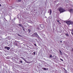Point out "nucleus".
<instances>
[{
    "mask_svg": "<svg viewBox=\"0 0 73 73\" xmlns=\"http://www.w3.org/2000/svg\"><path fill=\"white\" fill-rule=\"evenodd\" d=\"M58 11L60 12V13H61L64 12L66 11V10H65V9L61 7L59 8L58 9Z\"/></svg>",
    "mask_w": 73,
    "mask_h": 73,
    "instance_id": "obj_1",
    "label": "nucleus"
},
{
    "mask_svg": "<svg viewBox=\"0 0 73 73\" xmlns=\"http://www.w3.org/2000/svg\"><path fill=\"white\" fill-rule=\"evenodd\" d=\"M66 23L68 25H73V22L71 21H66Z\"/></svg>",
    "mask_w": 73,
    "mask_h": 73,
    "instance_id": "obj_2",
    "label": "nucleus"
},
{
    "mask_svg": "<svg viewBox=\"0 0 73 73\" xmlns=\"http://www.w3.org/2000/svg\"><path fill=\"white\" fill-rule=\"evenodd\" d=\"M5 49H7V50H9L10 49V48L9 47H8L7 46H5Z\"/></svg>",
    "mask_w": 73,
    "mask_h": 73,
    "instance_id": "obj_3",
    "label": "nucleus"
},
{
    "mask_svg": "<svg viewBox=\"0 0 73 73\" xmlns=\"http://www.w3.org/2000/svg\"><path fill=\"white\" fill-rule=\"evenodd\" d=\"M70 13H71H71H72L73 14V9H71L69 11Z\"/></svg>",
    "mask_w": 73,
    "mask_h": 73,
    "instance_id": "obj_4",
    "label": "nucleus"
},
{
    "mask_svg": "<svg viewBox=\"0 0 73 73\" xmlns=\"http://www.w3.org/2000/svg\"><path fill=\"white\" fill-rule=\"evenodd\" d=\"M37 34V33H33L32 35L31 36L32 37H34Z\"/></svg>",
    "mask_w": 73,
    "mask_h": 73,
    "instance_id": "obj_5",
    "label": "nucleus"
},
{
    "mask_svg": "<svg viewBox=\"0 0 73 73\" xmlns=\"http://www.w3.org/2000/svg\"><path fill=\"white\" fill-rule=\"evenodd\" d=\"M40 27L42 28H43V27H44V25H40Z\"/></svg>",
    "mask_w": 73,
    "mask_h": 73,
    "instance_id": "obj_6",
    "label": "nucleus"
},
{
    "mask_svg": "<svg viewBox=\"0 0 73 73\" xmlns=\"http://www.w3.org/2000/svg\"><path fill=\"white\" fill-rule=\"evenodd\" d=\"M52 58L54 59V60H55V59H56V56H53Z\"/></svg>",
    "mask_w": 73,
    "mask_h": 73,
    "instance_id": "obj_7",
    "label": "nucleus"
},
{
    "mask_svg": "<svg viewBox=\"0 0 73 73\" xmlns=\"http://www.w3.org/2000/svg\"><path fill=\"white\" fill-rule=\"evenodd\" d=\"M50 11V15L51 14V13H52V10H51V9H50L49 10Z\"/></svg>",
    "mask_w": 73,
    "mask_h": 73,
    "instance_id": "obj_8",
    "label": "nucleus"
},
{
    "mask_svg": "<svg viewBox=\"0 0 73 73\" xmlns=\"http://www.w3.org/2000/svg\"><path fill=\"white\" fill-rule=\"evenodd\" d=\"M35 54H36V52H34L32 54V55H33V56H35Z\"/></svg>",
    "mask_w": 73,
    "mask_h": 73,
    "instance_id": "obj_9",
    "label": "nucleus"
},
{
    "mask_svg": "<svg viewBox=\"0 0 73 73\" xmlns=\"http://www.w3.org/2000/svg\"><path fill=\"white\" fill-rule=\"evenodd\" d=\"M19 26H20V27H23V25H22V24H19Z\"/></svg>",
    "mask_w": 73,
    "mask_h": 73,
    "instance_id": "obj_10",
    "label": "nucleus"
},
{
    "mask_svg": "<svg viewBox=\"0 0 73 73\" xmlns=\"http://www.w3.org/2000/svg\"><path fill=\"white\" fill-rule=\"evenodd\" d=\"M17 2H20L21 1V0H17Z\"/></svg>",
    "mask_w": 73,
    "mask_h": 73,
    "instance_id": "obj_11",
    "label": "nucleus"
},
{
    "mask_svg": "<svg viewBox=\"0 0 73 73\" xmlns=\"http://www.w3.org/2000/svg\"><path fill=\"white\" fill-rule=\"evenodd\" d=\"M43 69H44V70H48V69H46V68H43Z\"/></svg>",
    "mask_w": 73,
    "mask_h": 73,
    "instance_id": "obj_12",
    "label": "nucleus"
},
{
    "mask_svg": "<svg viewBox=\"0 0 73 73\" xmlns=\"http://www.w3.org/2000/svg\"><path fill=\"white\" fill-rule=\"evenodd\" d=\"M59 52H60V54H61V55H62V52H61V51L60 50Z\"/></svg>",
    "mask_w": 73,
    "mask_h": 73,
    "instance_id": "obj_13",
    "label": "nucleus"
},
{
    "mask_svg": "<svg viewBox=\"0 0 73 73\" xmlns=\"http://www.w3.org/2000/svg\"><path fill=\"white\" fill-rule=\"evenodd\" d=\"M35 36L36 37H38L39 36L38 35H37V34L36 33V34H35Z\"/></svg>",
    "mask_w": 73,
    "mask_h": 73,
    "instance_id": "obj_14",
    "label": "nucleus"
},
{
    "mask_svg": "<svg viewBox=\"0 0 73 73\" xmlns=\"http://www.w3.org/2000/svg\"><path fill=\"white\" fill-rule=\"evenodd\" d=\"M28 31H29V33H30V32H31V29H28Z\"/></svg>",
    "mask_w": 73,
    "mask_h": 73,
    "instance_id": "obj_15",
    "label": "nucleus"
},
{
    "mask_svg": "<svg viewBox=\"0 0 73 73\" xmlns=\"http://www.w3.org/2000/svg\"><path fill=\"white\" fill-rule=\"evenodd\" d=\"M50 57L51 58H52V56L51 55H50Z\"/></svg>",
    "mask_w": 73,
    "mask_h": 73,
    "instance_id": "obj_16",
    "label": "nucleus"
},
{
    "mask_svg": "<svg viewBox=\"0 0 73 73\" xmlns=\"http://www.w3.org/2000/svg\"><path fill=\"white\" fill-rule=\"evenodd\" d=\"M65 35H66V36H69V35H68V34H65Z\"/></svg>",
    "mask_w": 73,
    "mask_h": 73,
    "instance_id": "obj_17",
    "label": "nucleus"
},
{
    "mask_svg": "<svg viewBox=\"0 0 73 73\" xmlns=\"http://www.w3.org/2000/svg\"><path fill=\"white\" fill-rule=\"evenodd\" d=\"M60 60H61V61H63V60H62V59H61V58H60Z\"/></svg>",
    "mask_w": 73,
    "mask_h": 73,
    "instance_id": "obj_18",
    "label": "nucleus"
},
{
    "mask_svg": "<svg viewBox=\"0 0 73 73\" xmlns=\"http://www.w3.org/2000/svg\"><path fill=\"white\" fill-rule=\"evenodd\" d=\"M64 71H65V73H67V71H66V70H65Z\"/></svg>",
    "mask_w": 73,
    "mask_h": 73,
    "instance_id": "obj_19",
    "label": "nucleus"
},
{
    "mask_svg": "<svg viewBox=\"0 0 73 73\" xmlns=\"http://www.w3.org/2000/svg\"><path fill=\"white\" fill-rule=\"evenodd\" d=\"M23 29V31H25V29Z\"/></svg>",
    "mask_w": 73,
    "mask_h": 73,
    "instance_id": "obj_20",
    "label": "nucleus"
},
{
    "mask_svg": "<svg viewBox=\"0 0 73 73\" xmlns=\"http://www.w3.org/2000/svg\"><path fill=\"white\" fill-rule=\"evenodd\" d=\"M22 27L23 29H24V27H23H23Z\"/></svg>",
    "mask_w": 73,
    "mask_h": 73,
    "instance_id": "obj_21",
    "label": "nucleus"
},
{
    "mask_svg": "<svg viewBox=\"0 0 73 73\" xmlns=\"http://www.w3.org/2000/svg\"><path fill=\"white\" fill-rule=\"evenodd\" d=\"M20 62H21V63H22V62H22V61H21Z\"/></svg>",
    "mask_w": 73,
    "mask_h": 73,
    "instance_id": "obj_22",
    "label": "nucleus"
},
{
    "mask_svg": "<svg viewBox=\"0 0 73 73\" xmlns=\"http://www.w3.org/2000/svg\"><path fill=\"white\" fill-rule=\"evenodd\" d=\"M23 60H24V61H26V60H25V59H24Z\"/></svg>",
    "mask_w": 73,
    "mask_h": 73,
    "instance_id": "obj_23",
    "label": "nucleus"
},
{
    "mask_svg": "<svg viewBox=\"0 0 73 73\" xmlns=\"http://www.w3.org/2000/svg\"><path fill=\"white\" fill-rule=\"evenodd\" d=\"M57 22H59V21L57 20Z\"/></svg>",
    "mask_w": 73,
    "mask_h": 73,
    "instance_id": "obj_24",
    "label": "nucleus"
},
{
    "mask_svg": "<svg viewBox=\"0 0 73 73\" xmlns=\"http://www.w3.org/2000/svg\"><path fill=\"white\" fill-rule=\"evenodd\" d=\"M34 45H35V46H36V44H35Z\"/></svg>",
    "mask_w": 73,
    "mask_h": 73,
    "instance_id": "obj_25",
    "label": "nucleus"
},
{
    "mask_svg": "<svg viewBox=\"0 0 73 73\" xmlns=\"http://www.w3.org/2000/svg\"><path fill=\"white\" fill-rule=\"evenodd\" d=\"M72 51H73V48L72 49Z\"/></svg>",
    "mask_w": 73,
    "mask_h": 73,
    "instance_id": "obj_26",
    "label": "nucleus"
},
{
    "mask_svg": "<svg viewBox=\"0 0 73 73\" xmlns=\"http://www.w3.org/2000/svg\"><path fill=\"white\" fill-rule=\"evenodd\" d=\"M60 42H62V41H60Z\"/></svg>",
    "mask_w": 73,
    "mask_h": 73,
    "instance_id": "obj_27",
    "label": "nucleus"
},
{
    "mask_svg": "<svg viewBox=\"0 0 73 73\" xmlns=\"http://www.w3.org/2000/svg\"><path fill=\"white\" fill-rule=\"evenodd\" d=\"M64 70H66L65 69V68H64Z\"/></svg>",
    "mask_w": 73,
    "mask_h": 73,
    "instance_id": "obj_28",
    "label": "nucleus"
},
{
    "mask_svg": "<svg viewBox=\"0 0 73 73\" xmlns=\"http://www.w3.org/2000/svg\"><path fill=\"white\" fill-rule=\"evenodd\" d=\"M1 4H0V7H1Z\"/></svg>",
    "mask_w": 73,
    "mask_h": 73,
    "instance_id": "obj_29",
    "label": "nucleus"
},
{
    "mask_svg": "<svg viewBox=\"0 0 73 73\" xmlns=\"http://www.w3.org/2000/svg\"><path fill=\"white\" fill-rule=\"evenodd\" d=\"M21 58H22L23 59V60H24V58H23V57H21Z\"/></svg>",
    "mask_w": 73,
    "mask_h": 73,
    "instance_id": "obj_30",
    "label": "nucleus"
},
{
    "mask_svg": "<svg viewBox=\"0 0 73 73\" xmlns=\"http://www.w3.org/2000/svg\"><path fill=\"white\" fill-rule=\"evenodd\" d=\"M48 13H49V11H48Z\"/></svg>",
    "mask_w": 73,
    "mask_h": 73,
    "instance_id": "obj_31",
    "label": "nucleus"
},
{
    "mask_svg": "<svg viewBox=\"0 0 73 73\" xmlns=\"http://www.w3.org/2000/svg\"><path fill=\"white\" fill-rule=\"evenodd\" d=\"M59 23L60 24H61V23H60V22H59Z\"/></svg>",
    "mask_w": 73,
    "mask_h": 73,
    "instance_id": "obj_32",
    "label": "nucleus"
},
{
    "mask_svg": "<svg viewBox=\"0 0 73 73\" xmlns=\"http://www.w3.org/2000/svg\"><path fill=\"white\" fill-rule=\"evenodd\" d=\"M15 44H16V45H17V43H16Z\"/></svg>",
    "mask_w": 73,
    "mask_h": 73,
    "instance_id": "obj_33",
    "label": "nucleus"
},
{
    "mask_svg": "<svg viewBox=\"0 0 73 73\" xmlns=\"http://www.w3.org/2000/svg\"><path fill=\"white\" fill-rule=\"evenodd\" d=\"M11 8H13V7L11 6Z\"/></svg>",
    "mask_w": 73,
    "mask_h": 73,
    "instance_id": "obj_34",
    "label": "nucleus"
},
{
    "mask_svg": "<svg viewBox=\"0 0 73 73\" xmlns=\"http://www.w3.org/2000/svg\"><path fill=\"white\" fill-rule=\"evenodd\" d=\"M17 42H19L17 41Z\"/></svg>",
    "mask_w": 73,
    "mask_h": 73,
    "instance_id": "obj_35",
    "label": "nucleus"
},
{
    "mask_svg": "<svg viewBox=\"0 0 73 73\" xmlns=\"http://www.w3.org/2000/svg\"><path fill=\"white\" fill-rule=\"evenodd\" d=\"M18 35L20 36V35H19V34H18Z\"/></svg>",
    "mask_w": 73,
    "mask_h": 73,
    "instance_id": "obj_36",
    "label": "nucleus"
},
{
    "mask_svg": "<svg viewBox=\"0 0 73 73\" xmlns=\"http://www.w3.org/2000/svg\"><path fill=\"white\" fill-rule=\"evenodd\" d=\"M16 45L17 46V44Z\"/></svg>",
    "mask_w": 73,
    "mask_h": 73,
    "instance_id": "obj_37",
    "label": "nucleus"
},
{
    "mask_svg": "<svg viewBox=\"0 0 73 73\" xmlns=\"http://www.w3.org/2000/svg\"><path fill=\"white\" fill-rule=\"evenodd\" d=\"M72 32H73V30H72Z\"/></svg>",
    "mask_w": 73,
    "mask_h": 73,
    "instance_id": "obj_38",
    "label": "nucleus"
}]
</instances>
